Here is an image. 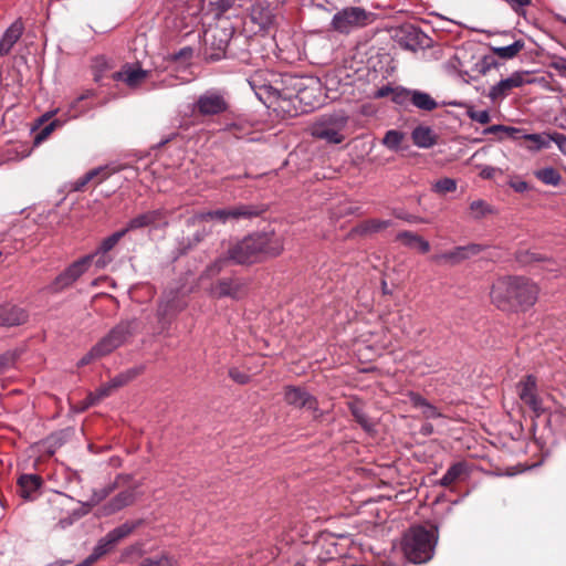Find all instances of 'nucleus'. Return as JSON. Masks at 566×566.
Instances as JSON below:
<instances>
[{
  "instance_id": "obj_22",
  "label": "nucleus",
  "mask_w": 566,
  "mask_h": 566,
  "mask_svg": "<svg viewBox=\"0 0 566 566\" xmlns=\"http://www.w3.org/2000/svg\"><path fill=\"white\" fill-rule=\"evenodd\" d=\"M23 33V24L21 21H14L4 32L0 40V55H6L10 52L14 43L20 39Z\"/></svg>"
},
{
  "instance_id": "obj_8",
  "label": "nucleus",
  "mask_w": 566,
  "mask_h": 566,
  "mask_svg": "<svg viewBox=\"0 0 566 566\" xmlns=\"http://www.w3.org/2000/svg\"><path fill=\"white\" fill-rule=\"evenodd\" d=\"M142 524L143 520L127 521L115 527L104 537L99 538L92 553L99 559L102 556L109 553L122 539L129 536Z\"/></svg>"
},
{
  "instance_id": "obj_3",
  "label": "nucleus",
  "mask_w": 566,
  "mask_h": 566,
  "mask_svg": "<svg viewBox=\"0 0 566 566\" xmlns=\"http://www.w3.org/2000/svg\"><path fill=\"white\" fill-rule=\"evenodd\" d=\"M438 542V530L417 525L410 527L402 538V552L408 560L415 564L429 562Z\"/></svg>"
},
{
  "instance_id": "obj_5",
  "label": "nucleus",
  "mask_w": 566,
  "mask_h": 566,
  "mask_svg": "<svg viewBox=\"0 0 566 566\" xmlns=\"http://www.w3.org/2000/svg\"><path fill=\"white\" fill-rule=\"evenodd\" d=\"M347 123L348 117L343 114L323 116L312 124L310 133L314 138L325 140L328 144H340L345 139L344 130Z\"/></svg>"
},
{
  "instance_id": "obj_14",
  "label": "nucleus",
  "mask_w": 566,
  "mask_h": 566,
  "mask_svg": "<svg viewBox=\"0 0 566 566\" xmlns=\"http://www.w3.org/2000/svg\"><path fill=\"white\" fill-rule=\"evenodd\" d=\"M284 400L287 405L294 408H306L308 410H316L317 408L315 397L306 390L295 386H286L284 388Z\"/></svg>"
},
{
  "instance_id": "obj_1",
  "label": "nucleus",
  "mask_w": 566,
  "mask_h": 566,
  "mask_svg": "<svg viewBox=\"0 0 566 566\" xmlns=\"http://www.w3.org/2000/svg\"><path fill=\"white\" fill-rule=\"evenodd\" d=\"M538 285L525 276H502L495 280L490 290V301L500 311L507 313L525 312L538 298Z\"/></svg>"
},
{
  "instance_id": "obj_46",
  "label": "nucleus",
  "mask_w": 566,
  "mask_h": 566,
  "mask_svg": "<svg viewBox=\"0 0 566 566\" xmlns=\"http://www.w3.org/2000/svg\"><path fill=\"white\" fill-rule=\"evenodd\" d=\"M228 261H231L230 259H228V255L218 258L214 262H212L206 268L205 274L207 276H214L219 274Z\"/></svg>"
},
{
  "instance_id": "obj_37",
  "label": "nucleus",
  "mask_w": 566,
  "mask_h": 566,
  "mask_svg": "<svg viewBox=\"0 0 566 566\" xmlns=\"http://www.w3.org/2000/svg\"><path fill=\"white\" fill-rule=\"evenodd\" d=\"M403 138V133L391 129L385 134L382 144L391 150H397L400 147V144L402 143Z\"/></svg>"
},
{
  "instance_id": "obj_38",
  "label": "nucleus",
  "mask_w": 566,
  "mask_h": 566,
  "mask_svg": "<svg viewBox=\"0 0 566 566\" xmlns=\"http://www.w3.org/2000/svg\"><path fill=\"white\" fill-rule=\"evenodd\" d=\"M536 177L546 185L556 186L560 181L559 172L551 167L536 171Z\"/></svg>"
},
{
  "instance_id": "obj_39",
  "label": "nucleus",
  "mask_w": 566,
  "mask_h": 566,
  "mask_svg": "<svg viewBox=\"0 0 566 566\" xmlns=\"http://www.w3.org/2000/svg\"><path fill=\"white\" fill-rule=\"evenodd\" d=\"M470 211L473 219H481L492 212L491 207L484 200H474L470 203Z\"/></svg>"
},
{
  "instance_id": "obj_51",
  "label": "nucleus",
  "mask_w": 566,
  "mask_h": 566,
  "mask_svg": "<svg viewBox=\"0 0 566 566\" xmlns=\"http://www.w3.org/2000/svg\"><path fill=\"white\" fill-rule=\"evenodd\" d=\"M517 14H525L524 8L532 3V0H504Z\"/></svg>"
},
{
  "instance_id": "obj_64",
  "label": "nucleus",
  "mask_w": 566,
  "mask_h": 566,
  "mask_svg": "<svg viewBox=\"0 0 566 566\" xmlns=\"http://www.w3.org/2000/svg\"><path fill=\"white\" fill-rule=\"evenodd\" d=\"M551 142H555L560 148L563 147V144L566 143V136L559 133H555L553 135H549Z\"/></svg>"
},
{
  "instance_id": "obj_60",
  "label": "nucleus",
  "mask_w": 566,
  "mask_h": 566,
  "mask_svg": "<svg viewBox=\"0 0 566 566\" xmlns=\"http://www.w3.org/2000/svg\"><path fill=\"white\" fill-rule=\"evenodd\" d=\"M128 384L125 379V376L123 373L118 374L117 376H115L111 381H109V385L112 386L113 390L114 389H117L124 385Z\"/></svg>"
},
{
  "instance_id": "obj_40",
  "label": "nucleus",
  "mask_w": 566,
  "mask_h": 566,
  "mask_svg": "<svg viewBox=\"0 0 566 566\" xmlns=\"http://www.w3.org/2000/svg\"><path fill=\"white\" fill-rule=\"evenodd\" d=\"M457 189V181L452 178H442L436 181L432 186V190L439 195L453 192Z\"/></svg>"
},
{
  "instance_id": "obj_49",
  "label": "nucleus",
  "mask_w": 566,
  "mask_h": 566,
  "mask_svg": "<svg viewBox=\"0 0 566 566\" xmlns=\"http://www.w3.org/2000/svg\"><path fill=\"white\" fill-rule=\"evenodd\" d=\"M243 0H212V4L217 6L221 11L241 7Z\"/></svg>"
},
{
  "instance_id": "obj_45",
  "label": "nucleus",
  "mask_w": 566,
  "mask_h": 566,
  "mask_svg": "<svg viewBox=\"0 0 566 566\" xmlns=\"http://www.w3.org/2000/svg\"><path fill=\"white\" fill-rule=\"evenodd\" d=\"M106 356L105 353L102 350V348L96 344L95 346H93L91 348V350L85 354L81 359L80 361L77 363V365L80 367L82 366H85V365H88L90 363H92L94 359H97V358H101V357H104Z\"/></svg>"
},
{
  "instance_id": "obj_20",
  "label": "nucleus",
  "mask_w": 566,
  "mask_h": 566,
  "mask_svg": "<svg viewBox=\"0 0 566 566\" xmlns=\"http://www.w3.org/2000/svg\"><path fill=\"white\" fill-rule=\"evenodd\" d=\"M265 211L264 205H235L229 207L228 213L230 214V221H238L242 219H252L261 216Z\"/></svg>"
},
{
  "instance_id": "obj_59",
  "label": "nucleus",
  "mask_w": 566,
  "mask_h": 566,
  "mask_svg": "<svg viewBox=\"0 0 566 566\" xmlns=\"http://www.w3.org/2000/svg\"><path fill=\"white\" fill-rule=\"evenodd\" d=\"M112 391H113V388H112V386H111V385H109V382H108V384H106V385H104V386L99 387V388L95 391V394H96V396H97V399L101 401L103 398H105V397L109 396Z\"/></svg>"
},
{
  "instance_id": "obj_56",
  "label": "nucleus",
  "mask_w": 566,
  "mask_h": 566,
  "mask_svg": "<svg viewBox=\"0 0 566 566\" xmlns=\"http://www.w3.org/2000/svg\"><path fill=\"white\" fill-rule=\"evenodd\" d=\"M144 371V366H135L133 368H129L125 371H123L125 379L127 382L139 376Z\"/></svg>"
},
{
  "instance_id": "obj_15",
  "label": "nucleus",
  "mask_w": 566,
  "mask_h": 566,
  "mask_svg": "<svg viewBox=\"0 0 566 566\" xmlns=\"http://www.w3.org/2000/svg\"><path fill=\"white\" fill-rule=\"evenodd\" d=\"M518 397L525 402L534 412L542 411V400L537 396L536 378L532 375L526 376L518 384Z\"/></svg>"
},
{
  "instance_id": "obj_18",
  "label": "nucleus",
  "mask_w": 566,
  "mask_h": 566,
  "mask_svg": "<svg viewBox=\"0 0 566 566\" xmlns=\"http://www.w3.org/2000/svg\"><path fill=\"white\" fill-rule=\"evenodd\" d=\"M147 76L148 71L139 67L134 69L130 65L124 66L123 70L115 72L112 75L114 81H122L129 87H137Z\"/></svg>"
},
{
  "instance_id": "obj_23",
  "label": "nucleus",
  "mask_w": 566,
  "mask_h": 566,
  "mask_svg": "<svg viewBox=\"0 0 566 566\" xmlns=\"http://www.w3.org/2000/svg\"><path fill=\"white\" fill-rule=\"evenodd\" d=\"M396 240L401 242L405 247L418 249L421 253H427L430 250V243L422 237L411 231H401L396 235Z\"/></svg>"
},
{
  "instance_id": "obj_58",
  "label": "nucleus",
  "mask_w": 566,
  "mask_h": 566,
  "mask_svg": "<svg viewBox=\"0 0 566 566\" xmlns=\"http://www.w3.org/2000/svg\"><path fill=\"white\" fill-rule=\"evenodd\" d=\"M504 134L507 136V137H511L513 139H520V138H523V132L520 129V128H515V127H510V126H505L504 128Z\"/></svg>"
},
{
  "instance_id": "obj_7",
  "label": "nucleus",
  "mask_w": 566,
  "mask_h": 566,
  "mask_svg": "<svg viewBox=\"0 0 566 566\" xmlns=\"http://www.w3.org/2000/svg\"><path fill=\"white\" fill-rule=\"evenodd\" d=\"M139 328L137 318L123 319L116 324L98 343L105 355L126 344Z\"/></svg>"
},
{
  "instance_id": "obj_62",
  "label": "nucleus",
  "mask_w": 566,
  "mask_h": 566,
  "mask_svg": "<svg viewBox=\"0 0 566 566\" xmlns=\"http://www.w3.org/2000/svg\"><path fill=\"white\" fill-rule=\"evenodd\" d=\"M99 400L97 399V396L95 392H91L86 399H85V403L84 406L81 408L82 410L88 408L90 406H94L98 402Z\"/></svg>"
},
{
  "instance_id": "obj_48",
  "label": "nucleus",
  "mask_w": 566,
  "mask_h": 566,
  "mask_svg": "<svg viewBox=\"0 0 566 566\" xmlns=\"http://www.w3.org/2000/svg\"><path fill=\"white\" fill-rule=\"evenodd\" d=\"M518 260L521 262H524V263H530V262H548V263H553L552 259H548V258L543 256L541 254L528 252V251L521 253L518 255Z\"/></svg>"
},
{
  "instance_id": "obj_27",
  "label": "nucleus",
  "mask_w": 566,
  "mask_h": 566,
  "mask_svg": "<svg viewBox=\"0 0 566 566\" xmlns=\"http://www.w3.org/2000/svg\"><path fill=\"white\" fill-rule=\"evenodd\" d=\"M273 14L269 8L256 4L252 8L251 20L259 25L260 30H266L273 23Z\"/></svg>"
},
{
  "instance_id": "obj_32",
  "label": "nucleus",
  "mask_w": 566,
  "mask_h": 566,
  "mask_svg": "<svg viewBox=\"0 0 566 566\" xmlns=\"http://www.w3.org/2000/svg\"><path fill=\"white\" fill-rule=\"evenodd\" d=\"M525 46V43L523 40H516L510 45L506 46H496L493 48V52L496 56L501 59H513L516 56Z\"/></svg>"
},
{
  "instance_id": "obj_63",
  "label": "nucleus",
  "mask_w": 566,
  "mask_h": 566,
  "mask_svg": "<svg viewBox=\"0 0 566 566\" xmlns=\"http://www.w3.org/2000/svg\"><path fill=\"white\" fill-rule=\"evenodd\" d=\"M496 172V169L493 168V167H484L481 172H480V176L484 179H491L494 177V174Z\"/></svg>"
},
{
  "instance_id": "obj_54",
  "label": "nucleus",
  "mask_w": 566,
  "mask_h": 566,
  "mask_svg": "<svg viewBox=\"0 0 566 566\" xmlns=\"http://www.w3.org/2000/svg\"><path fill=\"white\" fill-rule=\"evenodd\" d=\"M94 179V172H86L83 177L76 180L74 190H82L90 181Z\"/></svg>"
},
{
  "instance_id": "obj_57",
  "label": "nucleus",
  "mask_w": 566,
  "mask_h": 566,
  "mask_svg": "<svg viewBox=\"0 0 566 566\" xmlns=\"http://www.w3.org/2000/svg\"><path fill=\"white\" fill-rule=\"evenodd\" d=\"M394 91H395V87H391L389 85L382 86L375 92V97L376 98H384V97H388V96L392 97Z\"/></svg>"
},
{
  "instance_id": "obj_2",
  "label": "nucleus",
  "mask_w": 566,
  "mask_h": 566,
  "mask_svg": "<svg viewBox=\"0 0 566 566\" xmlns=\"http://www.w3.org/2000/svg\"><path fill=\"white\" fill-rule=\"evenodd\" d=\"M284 250V238L274 231L254 232L231 244L228 259L235 264H252L280 255Z\"/></svg>"
},
{
  "instance_id": "obj_26",
  "label": "nucleus",
  "mask_w": 566,
  "mask_h": 566,
  "mask_svg": "<svg viewBox=\"0 0 566 566\" xmlns=\"http://www.w3.org/2000/svg\"><path fill=\"white\" fill-rule=\"evenodd\" d=\"M136 501V493L134 489H128L123 492H119L116 496H114L109 503L107 504L108 513H115L117 511L123 510L126 506L134 504Z\"/></svg>"
},
{
  "instance_id": "obj_47",
  "label": "nucleus",
  "mask_w": 566,
  "mask_h": 566,
  "mask_svg": "<svg viewBox=\"0 0 566 566\" xmlns=\"http://www.w3.org/2000/svg\"><path fill=\"white\" fill-rule=\"evenodd\" d=\"M467 114L470 119L483 125L488 124L491 120V116L488 111H475L473 108H469Z\"/></svg>"
},
{
  "instance_id": "obj_35",
  "label": "nucleus",
  "mask_w": 566,
  "mask_h": 566,
  "mask_svg": "<svg viewBox=\"0 0 566 566\" xmlns=\"http://www.w3.org/2000/svg\"><path fill=\"white\" fill-rule=\"evenodd\" d=\"M124 168H125V166H122V165H105V166L96 167V168L90 170L88 172H94V179L98 178L97 182L99 184V182L106 180L113 174H116V172L123 170Z\"/></svg>"
},
{
  "instance_id": "obj_24",
  "label": "nucleus",
  "mask_w": 566,
  "mask_h": 566,
  "mask_svg": "<svg viewBox=\"0 0 566 566\" xmlns=\"http://www.w3.org/2000/svg\"><path fill=\"white\" fill-rule=\"evenodd\" d=\"M412 142L420 148H430L437 144L438 136L428 126H418L411 133Z\"/></svg>"
},
{
  "instance_id": "obj_21",
  "label": "nucleus",
  "mask_w": 566,
  "mask_h": 566,
  "mask_svg": "<svg viewBox=\"0 0 566 566\" xmlns=\"http://www.w3.org/2000/svg\"><path fill=\"white\" fill-rule=\"evenodd\" d=\"M319 82L316 80H310L307 85H297L296 98L305 105L314 107L319 103Z\"/></svg>"
},
{
  "instance_id": "obj_53",
  "label": "nucleus",
  "mask_w": 566,
  "mask_h": 566,
  "mask_svg": "<svg viewBox=\"0 0 566 566\" xmlns=\"http://www.w3.org/2000/svg\"><path fill=\"white\" fill-rule=\"evenodd\" d=\"M408 397H409V400H410L411 405H412L413 407H416V408H420V409H421V408L426 405V402L428 401V400H427V399H424L422 396H420L419 394L413 392V391L409 392V394H408Z\"/></svg>"
},
{
  "instance_id": "obj_9",
  "label": "nucleus",
  "mask_w": 566,
  "mask_h": 566,
  "mask_svg": "<svg viewBox=\"0 0 566 566\" xmlns=\"http://www.w3.org/2000/svg\"><path fill=\"white\" fill-rule=\"evenodd\" d=\"M486 249L485 245L479 243H470L467 245H459L450 251H444L431 256V260L439 265H457L465 260H469Z\"/></svg>"
},
{
  "instance_id": "obj_41",
  "label": "nucleus",
  "mask_w": 566,
  "mask_h": 566,
  "mask_svg": "<svg viewBox=\"0 0 566 566\" xmlns=\"http://www.w3.org/2000/svg\"><path fill=\"white\" fill-rule=\"evenodd\" d=\"M139 566H177V562L167 555L145 558Z\"/></svg>"
},
{
  "instance_id": "obj_28",
  "label": "nucleus",
  "mask_w": 566,
  "mask_h": 566,
  "mask_svg": "<svg viewBox=\"0 0 566 566\" xmlns=\"http://www.w3.org/2000/svg\"><path fill=\"white\" fill-rule=\"evenodd\" d=\"M411 104L426 112H431L438 107V103L430 94L418 90L412 91Z\"/></svg>"
},
{
  "instance_id": "obj_12",
  "label": "nucleus",
  "mask_w": 566,
  "mask_h": 566,
  "mask_svg": "<svg viewBox=\"0 0 566 566\" xmlns=\"http://www.w3.org/2000/svg\"><path fill=\"white\" fill-rule=\"evenodd\" d=\"M168 223V216L165 209L145 211L132 218L123 228L126 233L148 227H158Z\"/></svg>"
},
{
  "instance_id": "obj_30",
  "label": "nucleus",
  "mask_w": 566,
  "mask_h": 566,
  "mask_svg": "<svg viewBox=\"0 0 566 566\" xmlns=\"http://www.w3.org/2000/svg\"><path fill=\"white\" fill-rule=\"evenodd\" d=\"M127 233L125 232L124 229H120L114 233H112L111 235L106 237L105 239H103L98 245V248L96 249V251L94 253H92L91 255H93V259L98 255V254H107L109 251H112L116 244L119 242V240L122 238H124Z\"/></svg>"
},
{
  "instance_id": "obj_13",
  "label": "nucleus",
  "mask_w": 566,
  "mask_h": 566,
  "mask_svg": "<svg viewBox=\"0 0 566 566\" xmlns=\"http://www.w3.org/2000/svg\"><path fill=\"white\" fill-rule=\"evenodd\" d=\"M527 72H514L509 77L501 80L490 88L488 96L493 101L503 99L513 88L523 86L530 81L525 80Z\"/></svg>"
},
{
  "instance_id": "obj_43",
  "label": "nucleus",
  "mask_w": 566,
  "mask_h": 566,
  "mask_svg": "<svg viewBox=\"0 0 566 566\" xmlns=\"http://www.w3.org/2000/svg\"><path fill=\"white\" fill-rule=\"evenodd\" d=\"M60 126V122L59 120H53L51 123H49L48 125H45L35 136H34V139H33V145L34 146H39L41 145L44 140H46L49 138V136Z\"/></svg>"
},
{
  "instance_id": "obj_6",
  "label": "nucleus",
  "mask_w": 566,
  "mask_h": 566,
  "mask_svg": "<svg viewBox=\"0 0 566 566\" xmlns=\"http://www.w3.org/2000/svg\"><path fill=\"white\" fill-rule=\"evenodd\" d=\"M373 14L360 7H347L336 12L332 19L333 31L348 34L353 30L364 28L371 22Z\"/></svg>"
},
{
  "instance_id": "obj_36",
  "label": "nucleus",
  "mask_w": 566,
  "mask_h": 566,
  "mask_svg": "<svg viewBox=\"0 0 566 566\" xmlns=\"http://www.w3.org/2000/svg\"><path fill=\"white\" fill-rule=\"evenodd\" d=\"M523 139L531 142L530 148L534 150L547 148L551 144L549 135L546 134H527L523 135Z\"/></svg>"
},
{
  "instance_id": "obj_42",
  "label": "nucleus",
  "mask_w": 566,
  "mask_h": 566,
  "mask_svg": "<svg viewBox=\"0 0 566 566\" xmlns=\"http://www.w3.org/2000/svg\"><path fill=\"white\" fill-rule=\"evenodd\" d=\"M413 90H408L401 86L395 87L391 101L398 105L406 106L411 103V95Z\"/></svg>"
},
{
  "instance_id": "obj_25",
  "label": "nucleus",
  "mask_w": 566,
  "mask_h": 566,
  "mask_svg": "<svg viewBox=\"0 0 566 566\" xmlns=\"http://www.w3.org/2000/svg\"><path fill=\"white\" fill-rule=\"evenodd\" d=\"M348 409L355 420L361 426V428L366 431H371L375 428L374 422L368 418L364 410V403L357 399L353 398L347 402Z\"/></svg>"
},
{
  "instance_id": "obj_10",
  "label": "nucleus",
  "mask_w": 566,
  "mask_h": 566,
  "mask_svg": "<svg viewBox=\"0 0 566 566\" xmlns=\"http://www.w3.org/2000/svg\"><path fill=\"white\" fill-rule=\"evenodd\" d=\"M229 33L223 29H212L205 35V59L216 62L226 56L229 44Z\"/></svg>"
},
{
  "instance_id": "obj_11",
  "label": "nucleus",
  "mask_w": 566,
  "mask_h": 566,
  "mask_svg": "<svg viewBox=\"0 0 566 566\" xmlns=\"http://www.w3.org/2000/svg\"><path fill=\"white\" fill-rule=\"evenodd\" d=\"M93 261V255H85L84 258L73 262L60 275L55 277L49 286L50 291L57 293L71 286L81 275H83L90 268Z\"/></svg>"
},
{
  "instance_id": "obj_17",
  "label": "nucleus",
  "mask_w": 566,
  "mask_h": 566,
  "mask_svg": "<svg viewBox=\"0 0 566 566\" xmlns=\"http://www.w3.org/2000/svg\"><path fill=\"white\" fill-rule=\"evenodd\" d=\"M42 483V478L38 474H23L18 480V493L25 500H32Z\"/></svg>"
},
{
  "instance_id": "obj_16",
  "label": "nucleus",
  "mask_w": 566,
  "mask_h": 566,
  "mask_svg": "<svg viewBox=\"0 0 566 566\" xmlns=\"http://www.w3.org/2000/svg\"><path fill=\"white\" fill-rule=\"evenodd\" d=\"M216 297L240 298L244 293V285L238 280L224 279L218 281L211 290Z\"/></svg>"
},
{
  "instance_id": "obj_55",
  "label": "nucleus",
  "mask_w": 566,
  "mask_h": 566,
  "mask_svg": "<svg viewBox=\"0 0 566 566\" xmlns=\"http://www.w3.org/2000/svg\"><path fill=\"white\" fill-rule=\"evenodd\" d=\"M14 361V356L11 353H6L0 356V374L3 373Z\"/></svg>"
},
{
  "instance_id": "obj_61",
  "label": "nucleus",
  "mask_w": 566,
  "mask_h": 566,
  "mask_svg": "<svg viewBox=\"0 0 566 566\" xmlns=\"http://www.w3.org/2000/svg\"><path fill=\"white\" fill-rule=\"evenodd\" d=\"M96 256H97V260L95 262V265L98 269H104L112 261V259L109 256H107V254H98Z\"/></svg>"
},
{
  "instance_id": "obj_34",
  "label": "nucleus",
  "mask_w": 566,
  "mask_h": 566,
  "mask_svg": "<svg viewBox=\"0 0 566 566\" xmlns=\"http://www.w3.org/2000/svg\"><path fill=\"white\" fill-rule=\"evenodd\" d=\"M229 207L224 209H217L212 211L200 212L196 218L200 221L217 220L221 223L230 221V214L228 213Z\"/></svg>"
},
{
  "instance_id": "obj_44",
  "label": "nucleus",
  "mask_w": 566,
  "mask_h": 566,
  "mask_svg": "<svg viewBox=\"0 0 566 566\" xmlns=\"http://www.w3.org/2000/svg\"><path fill=\"white\" fill-rule=\"evenodd\" d=\"M178 311L179 308L175 305L174 300L161 301L157 308V316L159 319H164L170 314Z\"/></svg>"
},
{
  "instance_id": "obj_29",
  "label": "nucleus",
  "mask_w": 566,
  "mask_h": 566,
  "mask_svg": "<svg viewBox=\"0 0 566 566\" xmlns=\"http://www.w3.org/2000/svg\"><path fill=\"white\" fill-rule=\"evenodd\" d=\"M392 226L390 220L369 219L355 228V231L359 234H371L380 232Z\"/></svg>"
},
{
  "instance_id": "obj_31",
  "label": "nucleus",
  "mask_w": 566,
  "mask_h": 566,
  "mask_svg": "<svg viewBox=\"0 0 566 566\" xmlns=\"http://www.w3.org/2000/svg\"><path fill=\"white\" fill-rule=\"evenodd\" d=\"M465 473V464L462 462L454 463L451 465L444 475L440 480V485L450 486L454 482L459 481Z\"/></svg>"
},
{
  "instance_id": "obj_4",
  "label": "nucleus",
  "mask_w": 566,
  "mask_h": 566,
  "mask_svg": "<svg viewBox=\"0 0 566 566\" xmlns=\"http://www.w3.org/2000/svg\"><path fill=\"white\" fill-rule=\"evenodd\" d=\"M230 103L226 92L210 88L197 96L190 106L196 118L211 119L229 111Z\"/></svg>"
},
{
  "instance_id": "obj_50",
  "label": "nucleus",
  "mask_w": 566,
  "mask_h": 566,
  "mask_svg": "<svg viewBox=\"0 0 566 566\" xmlns=\"http://www.w3.org/2000/svg\"><path fill=\"white\" fill-rule=\"evenodd\" d=\"M109 493H111V489L102 488V489H99V490L94 492V494L91 497V500L87 501V504L91 505V506H94V505L98 504L99 502H102L105 497H107V495Z\"/></svg>"
},
{
  "instance_id": "obj_19",
  "label": "nucleus",
  "mask_w": 566,
  "mask_h": 566,
  "mask_svg": "<svg viewBox=\"0 0 566 566\" xmlns=\"http://www.w3.org/2000/svg\"><path fill=\"white\" fill-rule=\"evenodd\" d=\"M28 314L24 310L13 305L0 306V325L17 326L25 323Z\"/></svg>"
},
{
  "instance_id": "obj_52",
  "label": "nucleus",
  "mask_w": 566,
  "mask_h": 566,
  "mask_svg": "<svg viewBox=\"0 0 566 566\" xmlns=\"http://www.w3.org/2000/svg\"><path fill=\"white\" fill-rule=\"evenodd\" d=\"M423 417L427 419H436L441 417L440 411L431 405L429 401L426 402V405L421 408Z\"/></svg>"
},
{
  "instance_id": "obj_33",
  "label": "nucleus",
  "mask_w": 566,
  "mask_h": 566,
  "mask_svg": "<svg viewBox=\"0 0 566 566\" xmlns=\"http://www.w3.org/2000/svg\"><path fill=\"white\" fill-rule=\"evenodd\" d=\"M112 69V65L109 64L108 60L104 56H97L93 60L92 64V72H93V80L96 83H99L108 70Z\"/></svg>"
}]
</instances>
